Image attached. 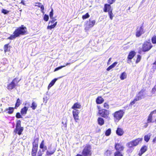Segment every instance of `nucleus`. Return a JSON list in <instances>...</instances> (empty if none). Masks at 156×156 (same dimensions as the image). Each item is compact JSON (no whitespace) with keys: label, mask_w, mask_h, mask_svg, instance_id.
Segmentation results:
<instances>
[{"label":"nucleus","mask_w":156,"mask_h":156,"mask_svg":"<svg viewBox=\"0 0 156 156\" xmlns=\"http://www.w3.org/2000/svg\"><path fill=\"white\" fill-rule=\"evenodd\" d=\"M27 33V29L25 27H24L23 25L20 27H18L16 30L13 33L14 35H11L8 39H13L16 37L19 36L20 35L25 34Z\"/></svg>","instance_id":"obj_1"},{"label":"nucleus","mask_w":156,"mask_h":156,"mask_svg":"<svg viewBox=\"0 0 156 156\" xmlns=\"http://www.w3.org/2000/svg\"><path fill=\"white\" fill-rule=\"evenodd\" d=\"M124 114V112L122 110L115 112L113 114L114 120L118 122L122 118Z\"/></svg>","instance_id":"obj_2"},{"label":"nucleus","mask_w":156,"mask_h":156,"mask_svg":"<svg viewBox=\"0 0 156 156\" xmlns=\"http://www.w3.org/2000/svg\"><path fill=\"white\" fill-rule=\"evenodd\" d=\"M23 130V128L21 127V121L18 120L17 121L16 125V128L14 130V132L16 133H17L20 135Z\"/></svg>","instance_id":"obj_3"},{"label":"nucleus","mask_w":156,"mask_h":156,"mask_svg":"<svg viewBox=\"0 0 156 156\" xmlns=\"http://www.w3.org/2000/svg\"><path fill=\"white\" fill-rule=\"evenodd\" d=\"M38 141V139H36L34 140V142L33 143V148L31 152L32 156H36L38 148L37 144Z\"/></svg>","instance_id":"obj_4"},{"label":"nucleus","mask_w":156,"mask_h":156,"mask_svg":"<svg viewBox=\"0 0 156 156\" xmlns=\"http://www.w3.org/2000/svg\"><path fill=\"white\" fill-rule=\"evenodd\" d=\"M142 140V138H139L134 140L130 142L128 144V146L131 147L137 145L139 143H141Z\"/></svg>","instance_id":"obj_5"},{"label":"nucleus","mask_w":156,"mask_h":156,"mask_svg":"<svg viewBox=\"0 0 156 156\" xmlns=\"http://www.w3.org/2000/svg\"><path fill=\"white\" fill-rule=\"evenodd\" d=\"M82 154L83 156L91 155L90 147V145H87L85 147L83 151Z\"/></svg>","instance_id":"obj_6"},{"label":"nucleus","mask_w":156,"mask_h":156,"mask_svg":"<svg viewBox=\"0 0 156 156\" xmlns=\"http://www.w3.org/2000/svg\"><path fill=\"white\" fill-rule=\"evenodd\" d=\"M95 20L90 19L89 21L87 22L85 25V29L86 30H88L89 28L93 27L95 25Z\"/></svg>","instance_id":"obj_7"},{"label":"nucleus","mask_w":156,"mask_h":156,"mask_svg":"<svg viewBox=\"0 0 156 156\" xmlns=\"http://www.w3.org/2000/svg\"><path fill=\"white\" fill-rule=\"evenodd\" d=\"M98 113L101 116L105 118H108L109 114L108 111L105 109L99 110Z\"/></svg>","instance_id":"obj_8"},{"label":"nucleus","mask_w":156,"mask_h":156,"mask_svg":"<svg viewBox=\"0 0 156 156\" xmlns=\"http://www.w3.org/2000/svg\"><path fill=\"white\" fill-rule=\"evenodd\" d=\"M152 45L151 43L145 42L143 44L142 47V50L144 51H149L152 48Z\"/></svg>","instance_id":"obj_9"},{"label":"nucleus","mask_w":156,"mask_h":156,"mask_svg":"<svg viewBox=\"0 0 156 156\" xmlns=\"http://www.w3.org/2000/svg\"><path fill=\"white\" fill-rule=\"evenodd\" d=\"M144 32L142 26L138 27L136 30V37H140L144 33Z\"/></svg>","instance_id":"obj_10"},{"label":"nucleus","mask_w":156,"mask_h":156,"mask_svg":"<svg viewBox=\"0 0 156 156\" xmlns=\"http://www.w3.org/2000/svg\"><path fill=\"white\" fill-rule=\"evenodd\" d=\"M79 110L76 109L73 110L72 111V113L74 119L76 122H77L79 120Z\"/></svg>","instance_id":"obj_11"},{"label":"nucleus","mask_w":156,"mask_h":156,"mask_svg":"<svg viewBox=\"0 0 156 156\" xmlns=\"http://www.w3.org/2000/svg\"><path fill=\"white\" fill-rule=\"evenodd\" d=\"M115 147L117 151H122L124 149V147L122 145L119 143H115Z\"/></svg>","instance_id":"obj_12"},{"label":"nucleus","mask_w":156,"mask_h":156,"mask_svg":"<svg viewBox=\"0 0 156 156\" xmlns=\"http://www.w3.org/2000/svg\"><path fill=\"white\" fill-rule=\"evenodd\" d=\"M104 11L105 12L112 11V9L111 8V7L110 5L105 4L104 6Z\"/></svg>","instance_id":"obj_13"},{"label":"nucleus","mask_w":156,"mask_h":156,"mask_svg":"<svg viewBox=\"0 0 156 156\" xmlns=\"http://www.w3.org/2000/svg\"><path fill=\"white\" fill-rule=\"evenodd\" d=\"M138 94L141 96L142 99L146 97V95L145 90H142L140 91L139 92Z\"/></svg>","instance_id":"obj_14"},{"label":"nucleus","mask_w":156,"mask_h":156,"mask_svg":"<svg viewBox=\"0 0 156 156\" xmlns=\"http://www.w3.org/2000/svg\"><path fill=\"white\" fill-rule=\"evenodd\" d=\"M40 147L42 149V151L43 152H44L45 150H47V147L46 146L44 145V140H43L41 143Z\"/></svg>","instance_id":"obj_15"},{"label":"nucleus","mask_w":156,"mask_h":156,"mask_svg":"<svg viewBox=\"0 0 156 156\" xmlns=\"http://www.w3.org/2000/svg\"><path fill=\"white\" fill-rule=\"evenodd\" d=\"M55 151V150H52L51 148H49L48 150H47L46 152V154L47 156H50L53 154Z\"/></svg>","instance_id":"obj_16"},{"label":"nucleus","mask_w":156,"mask_h":156,"mask_svg":"<svg viewBox=\"0 0 156 156\" xmlns=\"http://www.w3.org/2000/svg\"><path fill=\"white\" fill-rule=\"evenodd\" d=\"M116 133L117 135L121 136L123 134L124 132L122 129L118 128L116 130Z\"/></svg>","instance_id":"obj_17"},{"label":"nucleus","mask_w":156,"mask_h":156,"mask_svg":"<svg viewBox=\"0 0 156 156\" xmlns=\"http://www.w3.org/2000/svg\"><path fill=\"white\" fill-rule=\"evenodd\" d=\"M147 148V147L146 146H144L143 147L140 149V152L139 153V155L140 156H141V155L146 151Z\"/></svg>","instance_id":"obj_18"},{"label":"nucleus","mask_w":156,"mask_h":156,"mask_svg":"<svg viewBox=\"0 0 156 156\" xmlns=\"http://www.w3.org/2000/svg\"><path fill=\"white\" fill-rule=\"evenodd\" d=\"M81 106L78 103H75L72 107V108L74 109H80L81 108Z\"/></svg>","instance_id":"obj_19"},{"label":"nucleus","mask_w":156,"mask_h":156,"mask_svg":"<svg viewBox=\"0 0 156 156\" xmlns=\"http://www.w3.org/2000/svg\"><path fill=\"white\" fill-rule=\"evenodd\" d=\"M28 108L26 107H24L22 108L21 111V113L22 115H25L27 114Z\"/></svg>","instance_id":"obj_20"},{"label":"nucleus","mask_w":156,"mask_h":156,"mask_svg":"<svg viewBox=\"0 0 156 156\" xmlns=\"http://www.w3.org/2000/svg\"><path fill=\"white\" fill-rule=\"evenodd\" d=\"M104 101V99L101 97H98L96 100V103L98 104H101Z\"/></svg>","instance_id":"obj_21"},{"label":"nucleus","mask_w":156,"mask_h":156,"mask_svg":"<svg viewBox=\"0 0 156 156\" xmlns=\"http://www.w3.org/2000/svg\"><path fill=\"white\" fill-rule=\"evenodd\" d=\"M150 115L152 117L151 118L154 121H155V119L156 116V110H154L151 112L150 114Z\"/></svg>","instance_id":"obj_22"},{"label":"nucleus","mask_w":156,"mask_h":156,"mask_svg":"<svg viewBox=\"0 0 156 156\" xmlns=\"http://www.w3.org/2000/svg\"><path fill=\"white\" fill-rule=\"evenodd\" d=\"M98 124L100 126H102L104 124V119L101 117H99L98 119Z\"/></svg>","instance_id":"obj_23"},{"label":"nucleus","mask_w":156,"mask_h":156,"mask_svg":"<svg viewBox=\"0 0 156 156\" xmlns=\"http://www.w3.org/2000/svg\"><path fill=\"white\" fill-rule=\"evenodd\" d=\"M14 81H12L8 86L7 88L9 90H12L16 86L14 83Z\"/></svg>","instance_id":"obj_24"},{"label":"nucleus","mask_w":156,"mask_h":156,"mask_svg":"<svg viewBox=\"0 0 156 156\" xmlns=\"http://www.w3.org/2000/svg\"><path fill=\"white\" fill-rule=\"evenodd\" d=\"M117 64V62H114L112 64L109 66L107 69H106V70L107 71H109L112 68L115 67L116 65Z\"/></svg>","instance_id":"obj_25"},{"label":"nucleus","mask_w":156,"mask_h":156,"mask_svg":"<svg viewBox=\"0 0 156 156\" xmlns=\"http://www.w3.org/2000/svg\"><path fill=\"white\" fill-rule=\"evenodd\" d=\"M135 55V53L134 51H131L130 52L128 57V58L129 59H132L134 56Z\"/></svg>","instance_id":"obj_26"},{"label":"nucleus","mask_w":156,"mask_h":156,"mask_svg":"<svg viewBox=\"0 0 156 156\" xmlns=\"http://www.w3.org/2000/svg\"><path fill=\"white\" fill-rule=\"evenodd\" d=\"M37 106V103L34 101H32L31 105L30 106V108H32V109L35 110L36 109Z\"/></svg>","instance_id":"obj_27"},{"label":"nucleus","mask_w":156,"mask_h":156,"mask_svg":"<svg viewBox=\"0 0 156 156\" xmlns=\"http://www.w3.org/2000/svg\"><path fill=\"white\" fill-rule=\"evenodd\" d=\"M57 79L56 78H55L53 80L49 83L48 87V88L49 89L52 86L54 85L56 81L57 80Z\"/></svg>","instance_id":"obj_28"},{"label":"nucleus","mask_w":156,"mask_h":156,"mask_svg":"<svg viewBox=\"0 0 156 156\" xmlns=\"http://www.w3.org/2000/svg\"><path fill=\"white\" fill-rule=\"evenodd\" d=\"M126 77V73L125 72H124L121 74L120 76V78L121 80H123L125 79Z\"/></svg>","instance_id":"obj_29"},{"label":"nucleus","mask_w":156,"mask_h":156,"mask_svg":"<svg viewBox=\"0 0 156 156\" xmlns=\"http://www.w3.org/2000/svg\"><path fill=\"white\" fill-rule=\"evenodd\" d=\"M114 156H123L121 151H116L114 154Z\"/></svg>","instance_id":"obj_30"},{"label":"nucleus","mask_w":156,"mask_h":156,"mask_svg":"<svg viewBox=\"0 0 156 156\" xmlns=\"http://www.w3.org/2000/svg\"><path fill=\"white\" fill-rule=\"evenodd\" d=\"M57 22H56L53 24H51L50 26H48L47 27V29L51 30L52 29L54 28L57 25Z\"/></svg>","instance_id":"obj_31"},{"label":"nucleus","mask_w":156,"mask_h":156,"mask_svg":"<svg viewBox=\"0 0 156 156\" xmlns=\"http://www.w3.org/2000/svg\"><path fill=\"white\" fill-rule=\"evenodd\" d=\"M151 117L150 115H149L147 119V123L153 122H154V121Z\"/></svg>","instance_id":"obj_32"},{"label":"nucleus","mask_w":156,"mask_h":156,"mask_svg":"<svg viewBox=\"0 0 156 156\" xmlns=\"http://www.w3.org/2000/svg\"><path fill=\"white\" fill-rule=\"evenodd\" d=\"M20 79H19L18 78H15L12 81H14V83L16 86L18 83L20 81Z\"/></svg>","instance_id":"obj_33"},{"label":"nucleus","mask_w":156,"mask_h":156,"mask_svg":"<svg viewBox=\"0 0 156 156\" xmlns=\"http://www.w3.org/2000/svg\"><path fill=\"white\" fill-rule=\"evenodd\" d=\"M150 138V135H147L145 136L144 137V140L146 142H148Z\"/></svg>","instance_id":"obj_34"},{"label":"nucleus","mask_w":156,"mask_h":156,"mask_svg":"<svg viewBox=\"0 0 156 156\" xmlns=\"http://www.w3.org/2000/svg\"><path fill=\"white\" fill-rule=\"evenodd\" d=\"M9 44H6L5 45L4 47V50L5 52V53L7 51H9V49L8 47Z\"/></svg>","instance_id":"obj_35"},{"label":"nucleus","mask_w":156,"mask_h":156,"mask_svg":"<svg viewBox=\"0 0 156 156\" xmlns=\"http://www.w3.org/2000/svg\"><path fill=\"white\" fill-rule=\"evenodd\" d=\"M21 103L20 100L19 98H18L16 101V104L15 106L16 107H18L21 104Z\"/></svg>","instance_id":"obj_36"},{"label":"nucleus","mask_w":156,"mask_h":156,"mask_svg":"<svg viewBox=\"0 0 156 156\" xmlns=\"http://www.w3.org/2000/svg\"><path fill=\"white\" fill-rule=\"evenodd\" d=\"M111 132V129H109L106 131L105 133V135L106 136H108L110 134Z\"/></svg>","instance_id":"obj_37"},{"label":"nucleus","mask_w":156,"mask_h":156,"mask_svg":"<svg viewBox=\"0 0 156 156\" xmlns=\"http://www.w3.org/2000/svg\"><path fill=\"white\" fill-rule=\"evenodd\" d=\"M13 110L14 108L12 107H9V109L7 110L8 113L9 114H12L13 112Z\"/></svg>","instance_id":"obj_38"},{"label":"nucleus","mask_w":156,"mask_h":156,"mask_svg":"<svg viewBox=\"0 0 156 156\" xmlns=\"http://www.w3.org/2000/svg\"><path fill=\"white\" fill-rule=\"evenodd\" d=\"M108 14L110 19L112 20L113 19V14L112 12V11H110L108 12Z\"/></svg>","instance_id":"obj_39"},{"label":"nucleus","mask_w":156,"mask_h":156,"mask_svg":"<svg viewBox=\"0 0 156 156\" xmlns=\"http://www.w3.org/2000/svg\"><path fill=\"white\" fill-rule=\"evenodd\" d=\"M151 41L153 44L156 43V36H154L152 37L151 39Z\"/></svg>","instance_id":"obj_40"},{"label":"nucleus","mask_w":156,"mask_h":156,"mask_svg":"<svg viewBox=\"0 0 156 156\" xmlns=\"http://www.w3.org/2000/svg\"><path fill=\"white\" fill-rule=\"evenodd\" d=\"M90 15L88 13H87L85 15H83L82 18L84 20L88 18L89 17Z\"/></svg>","instance_id":"obj_41"},{"label":"nucleus","mask_w":156,"mask_h":156,"mask_svg":"<svg viewBox=\"0 0 156 156\" xmlns=\"http://www.w3.org/2000/svg\"><path fill=\"white\" fill-rule=\"evenodd\" d=\"M112 153V151L111 150H107L105 152V154L107 156H109Z\"/></svg>","instance_id":"obj_42"},{"label":"nucleus","mask_w":156,"mask_h":156,"mask_svg":"<svg viewBox=\"0 0 156 156\" xmlns=\"http://www.w3.org/2000/svg\"><path fill=\"white\" fill-rule=\"evenodd\" d=\"M137 100L139 101L142 99V98H141V96L138 94H136V97L135 98Z\"/></svg>","instance_id":"obj_43"},{"label":"nucleus","mask_w":156,"mask_h":156,"mask_svg":"<svg viewBox=\"0 0 156 156\" xmlns=\"http://www.w3.org/2000/svg\"><path fill=\"white\" fill-rule=\"evenodd\" d=\"M141 56H140V55H138L137 58V59L136 61V63H137L139 62L141 60Z\"/></svg>","instance_id":"obj_44"},{"label":"nucleus","mask_w":156,"mask_h":156,"mask_svg":"<svg viewBox=\"0 0 156 156\" xmlns=\"http://www.w3.org/2000/svg\"><path fill=\"white\" fill-rule=\"evenodd\" d=\"M156 91V85H155L154 87L152 88L151 91V93L153 94H155Z\"/></svg>","instance_id":"obj_45"},{"label":"nucleus","mask_w":156,"mask_h":156,"mask_svg":"<svg viewBox=\"0 0 156 156\" xmlns=\"http://www.w3.org/2000/svg\"><path fill=\"white\" fill-rule=\"evenodd\" d=\"M65 66H66L64 65V66H61L60 67H57L54 70V71H58V70L61 69L62 68L64 67Z\"/></svg>","instance_id":"obj_46"},{"label":"nucleus","mask_w":156,"mask_h":156,"mask_svg":"<svg viewBox=\"0 0 156 156\" xmlns=\"http://www.w3.org/2000/svg\"><path fill=\"white\" fill-rule=\"evenodd\" d=\"M62 123L63 125L64 126V127L65 128H66L67 126V120L66 119L65 120L64 122L62 121Z\"/></svg>","instance_id":"obj_47"},{"label":"nucleus","mask_w":156,"mask_h":156,"mask_svg":"<svg viewBox=\"0 0 156 156\" xmlns=\"http://www.w3.org/2000/svg\"><path fill=\"white\" fill-rule=\"evenodd\" d=\"M49 19V16L48 15H46V14L45 15L44 17V20L47 21Z\"/></svg>","instance_id":"obj_48"},{"label":"nucleus","mask_w":156,"mask_h":156,"mask_svg":"<svg viewBox=\"0 0 156 156\" xmlns=\"http://www.w3.org/2000/svg\"><path fill=\"white\" fill-rule=\"evenodd\" d=\"M53 9H52L51 11L50 12V14H49L50 17L51 19H52V18L53 17Z\"/></svg>","instance_id":"obj_49"},{"label":"nucleus","mask_w":156,"mask_h":156,"mask_svg":"<svg viewBox=\"0 0 156 156\" xmlns=\"http://www.w3.org/2000/svg\"><path fill=\"white\" fill-rule=\"evenodd\" d=\"M137 101V100H136L135 98L133 101H132L130 102V105H131V106L133 105V104H134Z\"/></svg>","instance_id":"obj_50"},{"label":"nucleus","mask_w":156,"mask_h":156,"mask_svg":"<svg viewBox=\"0 0 156 156\" xmlns=\"http://www.w3.org/2000/svg\"><path fill=\"white\" fill-rule=\"evenodd\" d=\"M104 107L108 109L109 108V105L107 103H105L104 104Z\"/></svg>","instance_id":"obj_51"},{"label":"nucleus","mask_w":156,"mask_h":156,"mask_svg":"<svg viewBox=\"0 0 156 156\" xmlns=\"http://www.w3.org/2000/svg\"><path fill=\"white\" fill-rule=\"evenodd\" d=\"M42 151H41V150H39V151L38 152L37 156H41L42 154Z\"/></svg>","instance_id":"obj_52"},{"label":"nucleus","mask_w":156,"mask_h":156,"mask_svg":"<svg viewBox=\"0 0 156 156\" xmlns=\"http://www.w3.org/2000/svg\"><path fill=\"white\" fill-rule=\"evenodd\" d=\"M2 12L4 14H6L9 12V11L5 9H2Z\"/></svg>","instance_id":"obj_53"},{"label":"nucleus","mask_w":156,"mask_h":156,"mask_svg":"<svg viewBox=\"0 0 156 156\" xmlns=\"http://www.w3.org/2000/svg\"><path fill=\"white\" fill-rule=\"evenodd\" d=\"M116 0H108V2L110 4H112Z\"/></svg>","instance_id":"obj_54"},{"label":"nucleus","mask_w":156,"mask_h":156,"mask_svg":"<svg viewBox=\"0 0 156 156\" xmlns=\"http://www.w3.org/2000/svg\"><path fill=\"white\" fill-rule=\"evenodd\" d=\"M16 118H22V116L20 115V113H16Z\"/></svg>","instance_id":"obj_55"},{"label":"nucleus","mask_w":156,"mask_h":156,"mask_svg":"<svg viewBox=\"0 0 156 156\" xmlns=\"http://www.w3.org/2000/svg\"><path fill=\"white\" fill-rule=\"evenodd\" d=\"M52 20L50 21L49 22V24H50V23H54L55 22V21L56 20V19L54 18H52Z\"/></svg>","instance_id":"obj_56"},{"label":"nucleus","mask_w":156,"mask_h":156,"mask_svg":"<svg viewBox=\"0 0 156 156\" xmlns=\"http://www.w3.org/2000/svg\"><path fill=\"white\" fill-rule=\"evenodd\" d=\"M37 5H35L36 6H37V7H41V6L42 5L41 3H36Z\"/></svg>","instance_id":"obj_57"},{"label":"nucleus","mask_w":156,"mask_h":156,"mask_svg":"<svg viewBox=\"0 0 156 156\" xmlns=\"http://www.w3.org/2000/svg\"><path fill=\"white\" fill-rule=\"evenodd\" d=\"M41 11L43 13H44L43 10L44 9V6L43 5L41 7Z\"/></svg>","instance_id":"obj_58"},{"label":"nucleus","mask_w":156,"mask_h":156,"mask_svg":"<svg viewBox=\"0 0 156 156\" xmlns=\"http://www.w3.org/2000/svg\"><path fill=\"white\" fill-rule=\"evenodd\" d=\"M111 59H112V58H110L108 60V61L107 62V65H109L110 64V61H111Z\"/></svg>","instance_id":"obj_59"},{"label":"nucleus","mask_w":156,"mask_h":156,"mask_svg":"<svg viewBox=\"0 0 156 156\" xmlns=\"http://www.w3.org/2000/svg\"><path fill=\"white\" fill-rule=\"evenodd\" d=\"M153 142L154 143H156V137L153 140Z\"/></svg>","instance_id":"obj_60"},{"label":"nucleus","mask_w":156,"mask_h":156,"mask_svg":"<svg viewBox=\"0 0 156 156\" xmlns=\"http://www.w3.org/2000/svg\"><path fill=\"white\" fill-rule=\"evenodd\" d=\"M21 3L22 4L24 5H25V3H24V2L23 1V0H22L21 1Z\"/></svg>","instance_id":"obj_61"},{"label":"nucleus","mask_w":156,"mask_h":156,"mask_svg":"<svg viewBox=\"0 0 156 156\" xmlns=\"http://www.w3.org/2000/svg\"><path fill=\"white\" fill-rule=\"evenodd\" d=\"M70 64H71V63H67L66 64V66H67L68 65H70Z\"/></svg>","instance_id":"obj_62"},{"label":"nucleus","mask_w":156,"mask_h":156,"mask_svg":"<svg viewBox=\"0 0 156 156\" xmlns=\"http://www.w3.org/2000/svg\"><path fill=\"white\" fill-rule=\"evenodd\" d=\"M76 156H82L80 154H77Z\"/></svg>","instance_id":"obj_63"},{"label":"nucleus","mask_w":156,"mask_h":156,"mask_svg":"<svg viewBox=\"0 0 156 156\" xmlns=\"http://www.w3.org/2000/svg\"><path fill=\"white\" fill-rule=\"evenodd\" d=\"M148 125H147L145 126V127H146Z\"/></svg>","instance_id":"obj_64"}]
</instances>
